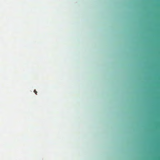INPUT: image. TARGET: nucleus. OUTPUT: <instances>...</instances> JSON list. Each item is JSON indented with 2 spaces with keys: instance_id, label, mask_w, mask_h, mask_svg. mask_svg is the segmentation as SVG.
<instances>
[{
  "instance_id": "nucleus-1",
  "label": "nucleus",
  "mask_w": 160,
  "mask_h": 160,
  "mask_svg": "<svg viewBox=\"0 0 160 160\" xmlns=\"http://www.w3.org/2000/svg\"><path fill=\"white\" fill-rule=\"evenodd\" d=\"M34 92L36 94H37V91L35 90H34Z\"/></svg>"
}]
</instances>
